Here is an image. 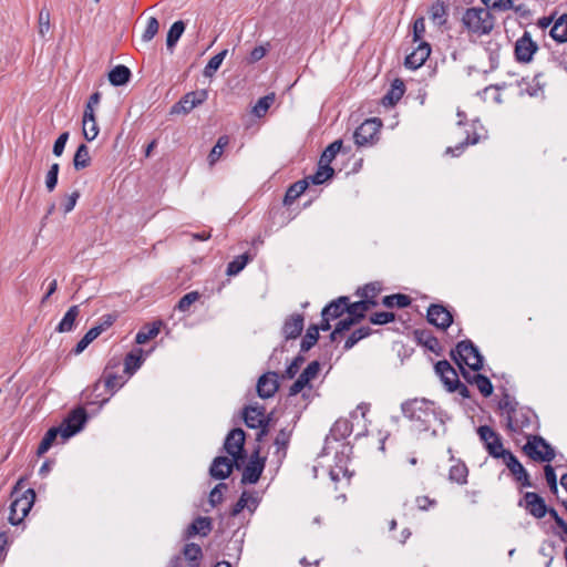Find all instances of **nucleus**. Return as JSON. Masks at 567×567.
<instances>
[{"instance_id": "obj_1", "label": "nucleus", "mask_w": 567, "mask_h": 567, "mask_svg": "<svg viewBox=\"0 0 567 567\" xmlns=\"http://www.w3.org/2000/svg\"><path fill=\"white\" fill-rule=\"evenodd\" d=\"M403 415L409 419L415 430L427 431L436 420L434 403L425 399L409 400L401 405Z\"/></svg>"}, {"instance_id": "obj_2", "label": "nucleus", "mask_w": 567, "mask_h": 567, "mask_svg": "<svg viewBox=\"0 0 567 567\" xmlns=\"http://www.w3.org/2000/svg\"><path fill=\"white\" fill-rule=\"evenodd\" d=\"M464 25L476 34H487L494 28V17L486 8H470L463 14Z\"/></svg>"}, {"instance_id": "obj_3", "label": "nucleus", "mask_w": 567, "mask_h": 567, "mask_svg": "<svg viewBox=\"0 0 567 567\" xmlns=\"http://www.w3.org/2000/svg\"><path fill=\"white\" fill-rule=\"evenodd\" d=\"M451 355L461 369L463 364L473 371H480L483 368V357L478 348L471 340L458 342L455 350L451 352Z\"/></svg>"}, {"instance_id": "obj_4", "label": "nucleus", "mask_w": 567, "mask_h": 567, "mask_svg": "<svg viewBox=\"0 0 567 567\" xmlns=\"http://www.w3.org/2000/svg\"><path fill=\"white\" fill-rule=\"evenodd\" d=\"M380 291L381 286L378 282H371L359 288L357 295L361 297V300L350 303L349 315L363 319L365 312L378 305L375 298Z\"/></svg>"}, {"instance_id": "obj_5", "label": "nucleus", "mask_w": 567, "mask_h": 567, "mask_svg": "<svg viewBox=\"0 0 567 567\" xmlns=\"http://www.w3.org/2000/svg\"><path fill=\"white\" fill-rule=\"evenodd\" d=\"M523 451L528 457L536 462H550L555 457L554 449L539 435H528Z\"/></svg>"}, {"instance_id": "obj_6", "label": "nucleus", "mask_w": 567, "mask_h": 567, "mask_svg": "<svg viewBox=\"0 0 567 567\" xmlns=\"http://www.w3.org/2000/svg\"><path fill=\"white\" fill-rule=\"evenodd\" d=\"M10 505L9 522L11 525H19L30 512L35 499V492L28 488L20 496L12 497Z\"/></svg>"}, {"instance_id": "obj_7", "label": "nucleus", "mask_w": 567, "mask_h": 567, "mask_svg": "<svg viewBox=\"0 0 567 567\" xmlns=\"http://www.w3.org/2000/svg\"><path fill=\"white\" fill-rule=\"evenodd\" d=\"M537 415L528 408H518L507 417V429L512 432H524L534 426Z\"/></svg>"}, {"instance_id": "obj_8", "label": "nucleus", "mask_w": 567, "mask_h": 567, "mask_svg": "<svg viewBox=\"0 0 567 567\" xmlns=\"http://www.w3.org/2000/svg\"><path fill=\"white\" fill-rule=\"evenodd\" d=\"M477 434L481 441L484 443L485 449L495 458H499L501 455L506 451L503 447V443L498 433H496L488 425H481L477 429Z\"/></svg>"}, {"instance_id": "obj_9", "label": "nucleus", "mask_w": 567, "mask_h": 567, "mask_svg": "<svg viewBox=\"0 0 567 567\" xmlns=\"http://www.w3.org/2000/svg\"><path fill=\"white\" fill-rule=\"evenodd\" d=\"M380 127V120H365L359 127H357V130L353 133L354 143L358 146H367L373 144Z\"/></svg>"}, {"instance_id": "obj_10", "label": "nucleus", "mask_w": 567, "mask_h": 567, "mask_svg": "<svg viewBox=\"0 0 567 567\" xmlns=\"http://www.w3.org/2000/svg\"><path fill=\"white\" fill-rule=\"evenodd\" d=\"M208 93L206 90L193 91L185 94L177 103L172 106V114H187L196 106L203 104L207 100Z\"/></svg>"}, {"instance_id": "obj_11", "label": "nucleus", "mask_w": 567, "mask_h": 567, "mask_svg": "<svg viewBox=\"0 0 567 567\" xmlns=\"http://www.w3.org/2000/svg\"><path fill=\"white\" fill-rule=\"evenodd\" d=\"M87 420L86 412L83 408L73 410L69 416L62 422V437L70 439L80 432Z\"/></svg>"}, {"instance_id": "obj_12", "label": "nucleus", "mask_w": 567, "mask_h": 567, "mask_svg": "<svg viewBox=\"0 0 567 567\" xmlns=\"http://www.w3.org/2000/svg\"><path fill=\"white\" fill-rule=\"evenodd\" d=\"M244 444H245V432L244 430L237 427L231 430L224 442L225 451L238 462V460L243 458L244 455Z\"/></svg>"}, {"instance_id": "obj_13", "label": "nucleus", "mask_w": 567, "mask_h": 567, "mask_svg": "<svg viewBox=\"0 0 567 567\" xmlns=\"http://www.w3.org/2000/svg\"><path fill=\"white\" fill-rule=\"evenodd\" d=\"M499 458H503L505 465L511 471V473L515 476V480L522 484L524 487H530L532 483L529 481V475L518 458L508 450H506Z\"/></svg>"}, {"instance_id": "obj_14", "label": "nucleus", "mask_w": 567, "mask_h": 567, "mask_svg": "<svg viewBox=\"0 0 567 567\" xmlns=\"http://www.w3.org/2000/svg\"><path fill=\"white\" fill-rule=\"evenodd\" d=\"M538 50V45L533 41L530 33L525 31L515 43V56L519 62L528 63Z\"/></svg>"}, {"instance_id": "obj_15", "label": "nucleus", "mask_w": 567, "mask_h": 567, "mask_svg": "<svg viewBox=\"0 0 567 567\" xmlns=\"http://www.w3.org/2000/svg\"><path fill=\"white\" fill-rule=\"evenodd\" d=\"M518 505L524 506L535 518H542L547 514V506L544 498L534 492H526Z\"/></svg>"}, {"instance_id": "obj_16", "label": "nucleus", "mask_w": 567, "mask_h": 567, "mask_svg": "<svg viewBox=\"0 0 567 567\" xmlns=\"http://www.w3.org/2000/svg\"><path fill=\"white\" fill-rule=\"evenodd\" d=\"M427 320L439 329L446 330L453 322V316L444 306L431 305L427 309Z\"/></svg>"}, {"instance_id": "obj_17", "label": "nucleus", "mask_w": 567, "mask_h": 567, "mask_svg": "<svg viewBox=\"0 0 567 567\" xmlns=\"http://www.w3.org/2000/svg\"><path fill=\"white\" fill-rule=\"evenodd\" d=\"M265 460L259 458L258 451L250 457L249 463L246 465L241 476V484H256L264 471Z\"/></svg>"}, {"instance_id": "obj_18", "label": "nucleus", "mask_w": 567, "mask_h": 567, "mask_svg": "<svg viewBox=\"0 0 567 567\" xmlns=\"http://www.w3.org/2000/svg\"><path fill=\"white\" fill-rule=\"evenodd\" d=\"M234 466H239L238 462L234 458L217 456L209 467V474L216 480H225L230 475Z\"/></svg>"}, {"instance_id": "obj_19", "label": "nucleus", "mask_w": 567, "mask_h": 567, "mask_svg": "<svg viewBox=\"0 0 567 567\" xmlns=\"http://www.w3.org/2000/svg\"><path fill=\"white\" fill-rule=\"evenodd\" d=\"M431 54V45L427 42H420L417 47L405 58L404 65L408 69L421 68Z\"/></svg>"}, {"instance_id": "obj_20", "label": "nucleus", "mask_w": 567, "mask_h": 567, "mask_svg": "<svg viewBox=\"0 0 567 567\" xmlns=\"http://www.w3.org/2000/svg\"><path fill=\"white\" fill-rule=\"evenodd\" d=\"M435 372L440 375L449 392H455V384L460 381L455 369L449 361L442 360L435 364Z\"/></svg>"}, {"instance_id": "obj_21", "label": "nucleus", "mask_w": 567, "mask_h": 567, "mask_svg": "<svg viewBox=\"0 0 567 567\" xmlns=\"http://www.w3.org/2000/svg\"><path fill=\"white\" fill-rule=\"evenodd\" d=\"M276 372L262 374L257 382V393L261 399H269L277 392L279 384Z\"/></svg>"}, {"instance_id": "obj_22", "label": "nucleus", "mask_w": 567, "mask_h": 567, "mask_svg": "<svg viewBox=\"0 0 567 567\" xmlns=\"http://www.w3.org/2000/svg\"><path fill=\"white\" fill-rule=\"evenodd\" d=\"M303 316L300 313H293L285 320L282 333L286 340L296 339L300 336L303 329Z\"/></svg>"}, {"instance_id": "obj_23", "label": "nucleus", "mask_w": 567, "mask_h": 567, "mask_svg": "<svg viewBox=\"0 0 567 567\" xmlns=\"http://www.w3.org/2000/svg\"><path fill=\"white\" fill-rule=\"evenodd\" d=\"M243 417L245 424L250 429H257L268 419L265 416V408L258 405H249L244 409Z\"/></svg>"}, {"instance_id": "obj_24", "label": "nucleus", "mask_w": 567, "mask_h": 567, "mask_svg": "<svg viewBox=\"0 0 567 567\" xmlns=\"http://www.w3.org/2000/svg\"><path fill=\"white\" fill-rule=\"evenodd\" d=\"M525 86L522 87V93L527 94L530 97H545V87L547 82L545 81L544 73H537L534 78L524 83Z\"/></svg>"}, {"instance_id": "obj_25", "label": "nucleus", "mask_w": 567, "mask_h": 567, "mask_svg": "<svg viewBox=\"0 0 567 567\" xmlns=\"http://www.w3.org/2000/svg\"><path fill=\"white\" fill-rule=\"evenodd\" d=\"M350 300L348 297L342 296L338 299L331 301L327 305L322 311L321 316H328L331 319H337L341 317L344 312L349 315Z\"/></svg>"}, {"instance_id": "obj_26", "label": "nucleus", "mask_w": 567, "mask_h": 567, "mask_svg": "<svg viewBox=\"0 0 567 567\" xmlns=\"http://www.w3.org/2000/svg\"><path fill=\"white\" fill-rule=\"evenodd\" d=\"M405 91L404 82L400 79H395L388 93L383 96L382 103L383 105H394L396 104L401 97L403 96Z\"/></svg>"}, {"instance_id": "obj_27", "label": "nucleus", "mask_w": 567, "mask_h": 567, "mask_svg": "<svg viewBox=\"0 0 567 567\" xmlns=\"http://www.w3.org/2000/svg\"><path fill=\"white\" fill-rule=\"evenodd\" d=\"M212 530V520L209 517H197L187 528V537L195 535L207 536Z\"/></svg>"}, {"instance_id": "obj_28", "label": "nucleus", "mask_w": 567, "mask_h": 567, "mask_svg": "<svg viewBox=\"0 0 567 567\" xmlns=\"http://www.w3.org/2000/svg\"><path fill=\"white\" fill-rule=\"evenodd\" d=\"M102 386V380H97L91 388H87L83 391V396L90 404H100L102 406L105 404L110 398L104 396L100 389Z\"/></svg>"}, {"instance_id": "obj_29", "label": "nucleus", "mask_w": 567, "mask_h": 567, "mask_svg": "<svg viewBox=\"0 0 567 567\" xmlns=\"http://www.w3.org/2000/svg\"><path fill=\"white\" fill-rule=\"evenodd\" d=\"M131 70L125 65H116L109 73V81L114 86L126 84L131 79Z\"/></svg>"}, {"instance_id": "obj_30", "label": "nucleus", "mask_w": 567, "mask_h": 567, "mask_svg": "<svg viewBox=\"0 0 567 567\" xmlns=\"http://www.w3.org/2000/svg\"><path fill=\"white\" fill-rule=\"evenodd\" d=\"M415 339L420 344L425 347L432 352H437L440 349L439 340L427 330L416 329L414 331Z\"/></svg>"}, {"instance_id": "obj_31", "label": "nucleus", "mask_w": 567, "mask_h": 567, "mask_svg": "<svg viewBox=\"0 0 567 567\" xmlns=\"http://www.w3.org/2000/svg\"><path fill=\"white\" fill-rule=\"evenodd\" d=\"M550 35L557 42H567V13H564L556 19L550 29Z\"/></svg>"}, {"instance_id": "obj_32", "label": "nucleus", "mask_w": 567, "mask_h": 567, "mask_svg": "<svg viewBox=\"0 0 567 567\" xmlns=\"http://www.w3.org/2000/svg\"><path fill=\"white\" fill-rule=\"evenodd\" d=\"M334 171L330 165L323 164L319 162L318 169L315 174L306 177L308 179V184L311 183L313 185H321L327 179L331 178Z\"/></svg>"}, {"instance_id": "obj_33", "label": "nucleus", "mask_w": 567, "mask_h": 567, "mask_svg": "<svg viewBox=\"0 0 567 567\" xmlns=\"http://www.w3.org/2000/svg\"><path fill=\"white\" fill-rule=\"evenodd\" d=\"M162 327V321H154L151 326L144 327L142 330H140L135 336V342L137 344H144L148 340L155 338Z\"/></svg>"}, {"instance_id": "obj_34", "label": "nucleus", "mask_w": 567, "mask_h": 567, "mask_svg": "<svg viewBox=\"0 0 567 567\" xmlns=\"http://www.w3.org/2000/svg\"><path fill=\"white\" fill-rule=\"evenodd\" d=\"M79 316V306H72L63 316L62 320L56 327L59 332H69L73 329L74 322Z\"/></svg>"}, {"instance_id": "obj_35", "label": "nucleus", "mask_w": 567, "mask_h": 567, "mask_svg": "<svg viewBox=\"0 0 567 567\" xmlns=\"http://www.w3.org/2000/svg\"><path fill=\"white\" fill-rule=\"evenodd\" d=\"M184 557L188 560L189 567H199V559L203 556V551L199 545L195 543L186 544L183 550Z\"/></svg>"}, {"instance_id": "obj_36", "label": "nucleus", "mask_w": 567, "mask_h": 567, "mask_svg": "<svg viewBox=\"0 0 567 567\" xmlns=\"http://www.w3.org/2000/svg\"><path fill=\"white\" fill-rule=\"evenodd\" d=\"M59 434L62 436V426L51 427L50 430H48V432L44 434L42 441L38 446V455L47 453L55 442Z\"/></svg>"}, {"instance_id": "obj_37", "label": "nucleus", "mask_w": 567, "mask_h": 567, "mask_svg": "<svg viewBox=\"0 0 567 567\" xmlns=\"http://www.w3.org/2000/svg\"><path fill=\"white\" fill-rule=\"evenodd\" d=\"M102 381L105 390L109 391L111 395L121 389L125 382L122 377L111 373L107 370L104 371Z\"/></svg>"}, {"instance_id": "obj_38", "label": "nucleus", "mask_w": 567, "mask_h": 567, "mask_svg": "<svg viewBox=\"0 0 567 567\" xmlns=\"http://www.w3.org/2000/svg\"><path fill=\"white\" fill-rule=\"evenodd\" d=\"M351 433V424L348 420L339 419L334 422L330 430L333 440L339 441L346 439Z\"/></svg>"}, {"instance_id": "obj_39", "label": "nucleus", "mask_w": 567, "mask_h": 567, "mask_svg": "<svg viewBox=\"0 0 567 567\" xmlns=\"http://www.w3.org/2000/svg\"><path fill=\"white\" fill-rule=\"evenodd\" d=\"M90 162H91V157H90L89 147L85 144H81L74 154V158H73L74 168L76 171L84 169L90 165Z\"/></svg>"}, {"instance_id": "obj_40", "label": "nucleus", "mask_w": 567, "mask_h": 567, "mask_svg": "<svg viewBox=\"0 0 567 567\" xmlns=\"http://www.w3.org/2000/svg\"><path fill=\"white\" fill-rule=\"evenodd\" d=\"M467 475L468 470L466 465L462 462H457L456 464L452 465L449 472V478L452 482H455L457 484H466L467 482Z\"/></svg>"}, {"instance_id": "obj_41", "label": "nucleus", "mask_w": 567, "mask_h": 567, "mask_svg": "<svg viewBox=\"0 0 567 567\" xmlns=\"http://www.w3.org/2000/svg\"><path fill=\"white\" fill-rule=\"evenodd\" d=\"M184 30L185 24L183 21H176L171 25L166 37V45L168 50H173V48L176 45L179 38L182 37Z\"/></svg>"}, {"instance_id": "obj_42", "label": "nucleus", "mask_w": 567, "mask_h": 567, "mask_svg": "<svg viewBox=\"0 0 567 567\" xmlns=\"http://www.w3.org/2000/svg\"><path fill=\"white\" fill-rule=\"evenodd\" d=\"M228 53V50L225 49L223 51H220L219 53L215 54L214 56H212L208 61V63L206 64L205 69H204V76L205 78H213L214 74L216 73V71L219 69V66L221 65L224 59L226 58Z\"/></svg>"}, {"instance_id": "obj_43", "label": "nucleus", "mask_w": 567, "mask_h": 567, "mask_svg": "<svg viewBox=\"0 0 567 567\" xmlns=\"http://www.w3.org/2000/svg\"><path fill=\"white\" fill-rule=\"evenodd\" d=\"M382 303L384 307H388V308H393V307L405 308L411 305V298L408 295L394 293V295L385 296L382 299Z\"/></svg>"}, {"instance_id": "obj_44", "label": "nucleus", "mask_w": 567, "mask_h": 567, "mask_svg": "<svg viewBox=\"0 0 567 567\" xmlns=\"http://www.w3.org/2000/svg\"><path fill=\"white\" fill-rule=\"evenodd\" d=\"M290 436H291V431H289L287 429H281L278 432V434L275 439V445L277 449L276 454L278 455L279 458L286 456V450L289 444Z\"/></svg>"}, {"instance_id": "obj_45", "label": "nucleus", "mask_w": 567, "mask_h": 567, "mask_svg": "<svg viewBox=\"0 0 567 567\" xmlns=\"http://www.w3.org/2000/svg\"><path fill=\"white\" fill-rule=\"evenodd\" d=\"M319 328L318 326H310L301 340L300 350L302 352L309 351L318 341Z\"/></svg>"}, {"instance_id": "obj_46", "label": "nucleus", "mask_w": 567, "mask_h": 567, "mask_svg": "<svg viewBox=\"0 0 567 567\" xmlns=\"http://www.w3.org/2000/svg\"><path fill=\"white\" fill-rule=\"evenodd\" d=\"M308 179L299 181L291 185L285 196V203L291 204L293 200H296L301 194L305 193V190L308 188Z\"/></svg>"}, {"instance_id": "obj_47", "label": "nucleus", "mask_w": 567, "mask_h": 567, "mask_svg": "<svg viewBox=\"0 0 567 567\" xmlns=\"http://www.w3.org/2000/svg\"><path fill=\"white\" fill-rule=\"evenodd\" d=\"M275 93H269L260 97L252 109L254 115H256L257 117L264 116L271 106V104L275 102Z\"/></svg>"}, {"instance_id": "obj_48", "label": "nucleus", "mask_w": 567, "mask_h": 567, "mask_svg": "<svg viewBox=\"0 0 567 567\" xmlns=\"http://www.w3.org/2000/svg\"><path fill=\"white\" fill-rule=\"evenodd\" d=\"M341 147H342L341 140H337V141L332 142L331 144H329L326 147L319 162L330 165L331 162L336 158L337 154L341 151Z\"/></svg>"}, {"instance_id": "obj_49", "label": "nucleus", "mask_w": 567, "mask_h": 567, "mask_svg": "<svg viewBox=\"0 0 567 567\" xmlns=\"http://www.w3.org/2000/svg\"><path fill=\"white\" fill-rule=\"evenodd\" d=\"M228 143H229V140H228V136H226V135L220 136L218 138L217 143L212 148V151L208 155L207 159H208L209 165H214L220 158V156L223 155V152H224L225 147L228 145Z\"/></svg>"}, {"instance_id": "obj_50", "label": "nucleus", "mask_w": 567, "mask_h": 567, "mask_svg": "<svg viewBox=\"0 0 567 567\" xmlns=\"http://www.w3.org/2000/svg\"><path fill=\"white\" fill-rule=\"evenodd\" d=\"M371 329L369 327H360L359 329L354 330L346 340L344 349L350 350L353 348L360 340L367 338L370 336Z\"/></svg>"}, {"instance_id": "obj_51", "label": "nucleus", "mask_w": 567, "mask_h": 567, "mask_svg": "<svg viewBox=\"0 0 567 567\" xmlns=\"http://www.w3.org/2000/svg\"><path fill=\"white\" fill-rule=\"evenodd\" d=\"M249 256L247 254H243L237 256L233 261H230L227 266V275L236 276L238 275L248 264Z\"/></svg>"}, {"instance_id": "obj_52", "label": "nucleus", "mask_w": 567, "mask_h": 567, "mask_svg": "<svg viewBox=\"0 0 567 567\" xmlns=\"http://www.w3.org/2000/svg\"><path fill=\"white\" fill-rule=\"evenodd\" d=\"M473 381L484 396H489L493 393V384L487 377L475 373L473 374Z\"/></svg>"}, {"instance_id": "obj_53", "label": "nucleus", "mask_w": 567, "mask_h": 567, "mask_svg": "<svg viewBox=\"0 0 567 567\" xmlns=\"http://www.w3.org/2000/svg\"><path fill=\"white\" fill-rule=\"evenodd\" d=\"M486 9H494L498 11H507L514 9L516 12L519 11V7L514 8V3L512 0H481Z\"/></svg>"}, {"instance_id": "obj_54", "label": "nucleus", "mask_w": 567, "mask_h": 567, "mask_svg": "<svg viewBox=\"0 0 567 567\" xmlns=\"http://www.w3.org/2000/svg\"><path fill=\"white\" fill-rule=\"evenodd\" d=\"M430 16L433 22L441 25L445 22L446 9L443 2L437 1L432 4L430 9Z\"/></svg>"}, {"instance_id": "obj_55", "label": "nucleus", "mask_w": 567, "mask_h": 567, "mask_svg": "<svg viewBox=\"0 0 567 567\" xmlns=\"http://www.w3.org/2000/svg\"><path fill=\"white\" fill-rule=\"evenodd\" d=\"M159 23L155 17H150L147 20L146 28L142 34L144 42H150L158 32Z\"/></svg>"}, {"instance_id": "obj_56", "label": "nucleus", "mask_w": 567, "mask_h": 567, "mask_svg": "<svg viewBox=\"0 0 567 567\" xmlns=\"http://www.w3.org/2000/svg\"><path fill=\"white\" fill-rule=\"evenodd\" d=\"M199 297H200L199 292H197V291H190V292L186 293L185 296H183V297L179 299V301H178V303H177L176 308H177L179 311L185 312V311H187V310L189 309V307H190L194 302H196V301L199 299Z\"/></svg>"}, {"instance_id": "obj_57", "label": "nucleus", "mask_w": 567, "mask_h": 567, "mask_svg": "<svg viewBox=\"0 0 567 567\" xmlns=\"http://www.w3.org/2000/svg\"><path fill=\"white\" fill-rule=\"evenodd\" d=\"M478 138L480 136L477 134H474L472 138L467 136L465 141L461 142L455 147H447L446 154H451L452 156H458L467 145L476 144L478 142Z\"/></svg>"}, {"instance_id": "obj_58", "label": "nucleus", "mask_w": 567, "mask_h": 567, "mask_svg": "<svg viewBox=\"0 0 567 567\" xmlns=\"http://www.w3.org/2000/svg\"><path fill=\"white\" fill-rule=\"evenodd\" d=\"M60 166L58 163L51 165L49 172L45 176V186L49 192H52L58 184V175H59Z\"/></svg>"}, {"instance_id": "obj_59", "label": "nucleus", "mask_w": 567, "mask_h": 567, "mask_svg": "<svg viewBox=\"0 0 567 567\" xmlns=\"http://www.w3.org/2000/svg\"><path fill=\"white\" fill-rule=\"evenodd\" d=\"M362 319L357 318V316H350L348 315L347 318L341 319L334 328V333H342L344 331H348L352 326L359 323Z\"/></svg>"}, {"instance_id": "obj_60", "label": "nucleus", "mask_w": 567, "mask_h": 567, "mask_svg": "<svg viewBox=\"0 0 567 567\" xmlns=\"http://www.w3.org/2000/svg\"><path fill=\"white\" fill-rule=\"evenodd\" d=\"M99 134V126L96 123V118L91 120L89 122H83V136L86 141L91 142L95 140Z\"/></svg>"}, {"instance_id": "obj_61", "label": "nucleus", "mask_w": 567, "mask_h": 567, "mask_svg": "<svg viewBox=\"0 0 567 567\" xmlns=\"http://www.w3.org/2000/svg\"><path fill=\"white\" fill-rule=\"evenodd\" d=\"M395 316L393 312L388 311H381V312H374L370 317V322L373 324H385L389 322H392L394 320Z\"/></svg>"}, {"instance_id": "obj_62", "label": "nucleus", "mask_w": 567, "mask_h": 567, "mask_svg": "<svg viewBox=\"0 0 567 567\" xmlns=\"http://www.w3.org/2000/svg\"><path fill=\"white\" fill-rule=\"evenodd\" d=\"M245 508L250 509V504L248 503V492H243L239 499L233 506L230 511V516L235 517L240 514Z\"/></svg>"}, {"instance_id": "obj_63", "label": "nucleus", "mask_w": 567, "mask_h": 567, "mask_svg": "<svg viewBox=\"0 0 567 567\" xmlns=\"http://www.w3.org/2000/svg\"><path fill=\"white\" fill-rule=\"evenodd\" d=\"M125 372L133 374L142 363V360L138 355H135L134 353H128L125 357Z\"/></svg>"}, {"instance_id": "obj_64", "label": "nucleus", "mask_w": 567, "mask_h": 567, "mask_svg": "<svg viewBox=\"0 0 567 567\" xmlns=\"http://www.w3.org/2000/svg\"><path fill=\"white\" fill-rule=\"evenodd\" d=\"M50 30V12L42 9L39 13V33L44 37Z\"/></svg>"}]
</instances>
